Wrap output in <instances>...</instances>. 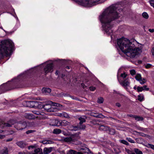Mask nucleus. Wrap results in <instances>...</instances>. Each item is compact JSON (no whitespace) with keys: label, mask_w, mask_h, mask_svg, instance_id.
<instances>
[{"label":"nucleus","mask_w":154,"mask_h":154,"mask_svg":"<svg viewBox=\"0 0 154 154\" xmlns=\"http://www.w3.org/2000/svg\"><path fill=\"white\" fill-rule=\"evenodd\" d=\"M137 90L138 92H141L143 91V88L142 87H140L138 86L137 88Z\"/></svg>","instance_id":"nucleus-40"},{"label":"nucleus","mask_w":154,"mask_h":154,"mask_svg":"<svg viewBox=\"0 0 154 154\" xmlns=\"http://www.w3.org/2000/svg\"><path fill=\"white\" fill-rule=\"evenodd\" d=\"M149 3L154 8V0H150L149 1Z\"/></svg>","instance_id":"nucleus-44"},{"label":"nucleus","mask_w":154,"mask_h":154,"mask_svg":"<svg viewBox=\"0 0 154 154\" xmlns=\"http://www.w3.org/2000/svg\"><path fill=\"white\" fill-rule=\"evenodd\" d=\"M66 68L67 69H69V67L68 66H66Z\"/></svg>","instance_id":"nucleus-62"},{"label":"nucleus","mask_w":154,"mask_h":154,"mask_svg":"<svg viewBox=\"0 0 154 154\" xmlns=\"http://www.w3.org/2000/svg\"><path fill=\"white\" fill-rule=\"evenodd\" d=\"M28 103H33V102H32V101H30V102H28Z\"/></svg>","instance_id":"nucleus-63"},{"label":"nucleus","mask_w":154,"mask_h":154,"mask_svg":"<svg viewBox=\"0 0 154 154\" xmlns=\"http://www.w3.org/2000/svg\"><path fill=\"white\" fill-rule=\"evenodd\" d=\"M122 11V8H118L117 5H112L106 9L99 16V19L102 23V28L107 34H110L112 33L111 22L119 18L120 16L118 11Z\"/></svg>","instance_id":"nucleus-1"},{"label":"nucleus","mask_w":154,"mask_h":154,"mask_svg":"<svg viewBox=\"0 0 154 154\" xmlns=\"http://www.w3.org/2000/svg\"><path fill=\"white\" fill-rule=\"evenodd\" d=\"M2 154H8V151L7 148H5L4 149L2 150Z\"/></svg>","instance_id":"nucleus-30"},{"label":"nucleus","mask_w":154,"mask_h":154,"mask_svg":"<svg viewBox=\"0 0 154 154\" xmlns=\"http://www.w3.org/2000/svg\"><path fill=\"white\" fill-rule=\"evenodd\" d=\"M60 120L57 119H52L50 120V125L52 126H60Z\"/></svg>","instance_id":"nucleus-8"},{"label":"nucleus","mask_w":154,"mask_h":154,"mask_svg":"<svg viewBox=\"0 0 154 154\" xmlns=\"http://www.w3.org/2000/svg\"><path fill=\"white\" fill-rule=\"evenodd\" d=\"M105 117L103 115H102L101 114H98V115L97 118H105Z\"/></svg>","instance_id":"nucleus-47"},{"label":"nucleus","mask_w":154,"mask_h":154,"mask_svg":"<svg viewBox=\"0 0 154 154\" xmlns=\"http://www.w3.org/2000/svg\"><path fill=\"white\" fill-rule=\"evenodd\" d=\"M49 103L46 104L43 106V107L48 112H52L54 111V109L52 107L51 104H52L53 106L57 107H61L62 105L57 103H53L51 101H48Z\"/></svg>","instance_id":"nucleus-4"},{"label":"nucleus","mask_w":154,"mask_h":154,"mask_svg":"<svg viewBox=\"0 0 154 154\" xmlns=\"http://www.w3.org/2000/svg\"><path fill=\"white\" fill-rule=\"evenodd\" d=\"M53 66L52 63H50L47 65L44 68V71L47 74L53 71Z\"/></svg>","instance_id":"nucleus-7"},{"label":"nucleus","mask_w":154,"mask_h":154,"mask_svg":"<svg viewBox=\"0 0 154 154\" xmlns=\"http://www.w3.org/2000/svg\"><path fill=\"white\" fill-rule=\"evenodd\" d=\"M143 96H141V95H139L138 97V99L140 101H142L144 99Z\"/></svg>","instance_id":"nucleus-37"},{"label":"nucleus","mask_w":154,"mask_h":154,"mask_svg":"<svg viewBox=\"0 0 154 154\" xmlns=\"http://www.w3.org/2000/svg\"><path fill=\"white\" fill-rule=\"evenodd\" d=\"M120 142L123 143V144H125L126 145H129V143H128L126 140H120Z\"/></svg>","instance_id":"nucleus-38"},{"label":"nucleus","mask_w":154,"mask_h":154,"mask_svg":"<svg viewBox=\"0 0 154 154\" xmlns=\"http://www.w3.org/2000/svg\"><path fill=\"white\" fill-rule=\"evenodd\" d=\"M138 129L141 131H144V129L143 128L139 127L138 128Z\"/></svg>","instance_id":"nucleus-54"},{"label":"nucleus","mask_w":154,"mask_h":154,"mask_svg":"<svg viewBox=\"0 0 154 154\" xmlns=\"http://www.w3.org/2000/svg\"><path fill=\"white\" fill-rule=\"evenodd\" d=\"M134 151L136 154H143L142 152L138 149H134Z\"/></svg>","instance_id":"nucleus-33"},{"label":"nucleus","mask_w":154,"mask_h":154,"mask_svg":"<svg viewBox=\"0 0 154 154\" xmlns=\"http://www.w3.org/2000/svg\"><path fill=\"white\" fill-rule=\"evenodd\" d=\"M21 148H24L26 146V143L23 141H19L16 143Z\"/></svg>","instance_id":"nucleus-14"},{"label":"nucleus","mask_w":154,"mask_h":154,"mask_svg":"<svg viewBox=\"0 0 154 154\" xmlns=\"http://www.w3.org/2000/svg\"><path fill=\"white\" fill-rule=\"evenodd\" d=\"M40 142L44 144H51L54 143L53 141L52 140L45 139H44Z\"/></svg>","instance_id":"nucleus-17"},{"label":"nucleus","mask_w":154,"mask_h":154,"mask_svg":"<svg viewBox=\"0 0 154 154\" xmlns=\"http://www.w3.org/2000/svg\"><path fill=\"white\" fill-rule=\"evenodd\" d=\"M118 81L120 84L124 87H126L129 86L130 84L128 78H126L124 80L119 79L118 77Z\"/></svg>","instance_id":"nucleus-6"},{"label":"nucleus","mask_w":154,"mask_h":154,"mask_svg":"<svg viewBox=\"0 0 154 154\" xmlns=\"http://www.w3.org/2000/svg\"><path fill=\"white\" fill-rule=\"evenodd\" d=\"M15 123V121L14 120H10L7 123L4 124L5 126L11 127L12 125Z\"/></svg>","instance_id":"nucleus-10"},{"label":"nucleus","mask_w":154,"mask_h":154,"mask_svg":"<svg viewBox=\"0 0 154 154\" xmlns=\"http://www.w3.org/2000/svg\"><path fill=\"white\" fill-rule=\"evenodd\" d=\"M53 149L52 147L45 148L43 149V152L45 154H48L51 152Z\"/></svg>","instance_id":"nucleus-16"},{"label":"nucleus","mask_w":154,"mask_h":154,"mask_svg":"<svg viewBox=\"0 0 154 154\" xmlns=\"http://www.w3.org/2000/svg\"><path fill=\"white\" fill-rule=\"evenodd\" d=\"M61 132V130L59 129H55L53 130V133L55 134H58Z\"/></svg>","instance_id":"nucleus-27"},{"label":"nucleus","mask_w":154,"mask_h":154,"mask_svg":"<svg viewBox=\"0 0 154 154\" xmlns=\"http://www.w3.org/2000/svg\"><path fill=\"white\" fill-rule=\"evenodd\" d=\"M89 1V4L87 6L91 7L94 5L96 4V3L97 2L100 0H87Z\"/></svg>","instance_id":"nucleus-13"},{"label":"nucleus","mask_w":154,"mask_h":154,"mask_svg":"<svg viewBox=\"0 0 154 154\" xmlns=\"http://www.w3.org/2000/svg\"><path fill=\"white\" fill-rule=\"evenodd\" d=\"M142 16L144 18L146 19H147L149 17L148 15L146 12H143L142 14Z\"/></svg>","instance_id":"nucleus-39"},{"label":"nucleus","mask_w":154,"mask_h":154,"mask_svg":"<svg viewBox=\"0 0 154 154\" xmlns=\"http://www.w3.org/2000/svg\"><path fill=\"white\" fill-rule=\"evenodd\" d=\"M3 131L2 130H0V133H2Z\"/></svg>","instance_id":"nucleus-64"},{"label":"nucleus","mask_w":154,"mask_h":154,"mask_svg":"<svg viewBox=\"0 0 154 154\" xmlns=\"http://www.w3.org/2000/svg\"><path fill=\"white\" fill-rule=\"evenodd\" d=\"M127 75L125 73H122L120 75V78L119 79L122 80H124L126 78H128L127 77Z\"/></svg>","instance_id":"nucleus-25"},{"label":"nucleus","mask_w":154,"mask_h":154,"mask_svg":"<svg viewBox=\"0 0 154 154\" xmlns=\"http://www.w3.org/2000/svg\"><path fill=\"white\" fill-rule=\"evenodd\" d=\"M135 119L137 121H142L143 120V118L140 116H136L135 117Z\"/></svg>","instance_id":"nucleus-28"},{"label":"nucleus","mask_w":154,"mask_h":154,"mask_svg":"<svg viewBox=\"0 0 154 154\" xmlns=\"http://www.w3.org/2000/svg\"><path fill=\"white\" fill-rule=\"evenodd\" d=\"M57 116L61 117H64L66 118L69 117L68 115L66 112H64L58 113Z\"/></svg>","instance_id":"nucleus-21"},{"label":"nucleus","mask_w":154,"mask_h":154,"mask_svg":"<svg viewBox=\"0 0 154 154\" xmlns=\"http://www.w3.org/2000/svg\"><path fill=\"white\" fill-rule=\"evenodd\" d=\"M13 140V138H9V139H7L6 141L7 142H9V141H11L12 140Z\"/></svg>","instance_id":"nucleus-53"},{"label":"nucleus","mask_w":154,"mask_h":154,"mask_svg":"<svg viewBox=\"0 0 154 154\" xmlns=\"http://www.w3.org/2000/svg\"><path fill=\"white\" fill-rule=\"evenodd\" d=\"M99 129L101 131H109L110 132L111 131H114L113 129H110L109 128L106 126L103 125H101L100 126Z\"/></svg>","instance_id":"nucleus-9"},{"label":"nucleus","mask_w":154,"mask_h":154,"mask_svg":"<svg viewBox=\"0 0 154 154\" xmlns=\"http://www.w3.org/2000/svg\"><path fill=\"white\" fill-rule=\"evenodd\" d=\"M139 81L140 82V84H141L142 85H143L146 82V79H142H142H141L140 80H139Z\"/></svg>","instance_id":"nucleus-31"},{"label":"nucleus","mask_w":154,"mask_h":154,"mask_svg":"<svg viewBox=\"0 0 154 154\" xmlns=\"http://www.w3.org/2000/svg\"><path fill=\"white\" fill-rule=\"evenodd\" d=\"M75 154H83L81 152H77L76 151V153H75Z\"/></svg>","instance_id":"nucleus-58"},{"label":"nucleus","mask_w":154,"mask_h":154,"mask_svg":"<svg viewBox=\"0 0 154 154\" xmlns=\"http://www.w3.org/2000/svg\"><path fill=\"white\" fill-rule=\"evenodd\" d=\"M79 130H84L86 128V126L82 124H80L79 123L77 125Z\"/></svg>","instance_id":"nucleus-23"},{"label":"nucleus","mask_w":154,"mask_h":154,"mask_svg":"<svg viewBox=\"0 0 154 154\" xmlns=\"http://www.w3.org/2000/svg\"><path fill=\"white\" fill-rule=\"evenodd\" d=\"M60 126H66L70 124V123L69 122L65 120H60Z\"/></svg>","instance_id":"nucleus-15"},{"label":"nucleus","mask_w":154,"mask_h":154,"mask_svg":"<svg viewBox=\"0 0 154 154\" xmlns=\"http://www.w3.org/2000/svg\"><path fill=\"white\" fill-rule=\"evenodd\" d=\"M89 89L91 91H93L95 89V88L93 87H89Z\"/></svg>","instance_id":"nucleus-48"},{"label":"nucleus","mask_w":154,"mask_h":154,"mask_svg":"<svg viewBox=\"0 0 154 154\" xmlns=\"http://www.w3.org/2000/svg\"><path fill=\"white\" fill-rule=\"evenodd\" d=\"M118 45L122 51L128 57L133 58L141 52L140 49L135 47L136 41L122 38L117 39Z\"/></svg>","instance_id":"nucleus-2"},{"label":"nucleus","mask_w":154,"mask_h":154,"mask_svg":"<svg viewBox=\"0 0 154 154\" xmlns=\"http://www.w3.org/2000/svg\"><path fill=\"white\" fill-rule=\"evenodd\" d=\"M5 137V136L4 135H0V138L1 139H2L4 138Z\"/></svg>","instance_id":"nucleus-56"},{"label":"nucleus","mask_w":154,"mask_h":154,"mask_svg":"<svg viewBox=\"0 0 154 154\" xmlns=\"http://www.w3.org/2000/svg\"><path fill=\"white\" fill-rule=\"evenodd\" d=\"M130 72L131 74L132 75H134L136 73L134 69H132V70H130Z\"/></svg>","instance_id":"nucleus-45"},{"label":"nucleus","mask_w":154,"mask_h":154,"mask_svg":"<svg viewBox=\"0 0 154 154\" xmlns=\"http://www.w3.org/2000/svg\"><path fill=\"white\" fill-rule=\"evenodd\" d=\"M77 1L85 6H87L89 3V1L87 0H77Z\"/></svg>","instance_id":"nucleus-20"},{"label":"nucleus","mask_w":154,"mask_h":154,"mask_svg":"<svg viewBox=\"0 0 154 154\" xmlns=\"http://www.w3.org/2000/svg\"><path fill=\"white\" fill-rule=\"evenodd\" d=\"M35 146H32V145L30 146H28V149H30L31 148H34L35 147Z\"/></svg>","instance_id":"nucleus-51"},{"label":"nucleus","mask_w":154,"mask_h":154,"mask_svg":"<svg viewBox=\"0 0 154 154\" xmlns=\"http://www.w3.org/2000/svg\"><path fill=\"white\" fill-rule=\"evenodd\" d=\"M24 116L26 118L29 119H35L36 118L35 116L33 114L29 113H26Z\"/></svg>","instance_id":"nucleus-11"},{"label":"nucleus","mask_w":154,"mask_h":154,"mask_svg":"<svg viewBox=\"0 0 154 154\" xmlns=\"http://www.w3.org/2000/svg\"><path fill=\"white\" fill-rule=\"evenodd\" d=\"M35 131L34 130H28L26 132V133L27 134H29L33 133Z\"/></svg>","instance_id":"nucleus-46"},{"label":"nucleus","mask_w":154,"mask_h":154,"mask_svg":"<svg viewBox=\"0 0 154 154\" xmlns=\"http://www.w3.org/2000/svg\"><path fill=\"white\" fill-rule=\"evenodd\" d=\"M151 66V65L147 64L145 66V67L146 68H149Z\"/></svg>","instance_id":"nucleus-50"},{"label":"nucleus","mask_w":154,"mask_h":154,"mask_svg":"<svg viewBox=\"0 0 154 154\" xmlns=\"http://www.w3.org/2000/svg\"><path fill=\"white\" fill-rule=\"evenodd\" d=\"M128 116L130 117H131L134 118L135 119V117L136 116L133 115H128Z\"/></svg>","instance_id":"nucleus-55"},{"label":"nucleus","mask_w":154,"mask_h":154,"mask_svg":"<svg viewBox=\"0 0 154 154\" xmlns=\"http://www.w3.org/2000/svg\"><path fill=\"white\" fill-rule=\"evenodd\" d=\"M126 139L129 142L132 143H135V142L132 140L131 138H127Z\"/></svg>","instance_id":"nucleus-41"},{"label":"nucleus","mask_w":154,"mask_h":154,"mask_svg":"<svg viewBox=\"0 0 154 154\" xmlns=\"http://www.w3.org/2000/svg\"><path fill=\"white\" fill-rule=\"evenodd\" d=\"M69 129L71 131H78L79 130L78 125L76 126H73L72 125L69 126Z\"/></svg>","instance_id":"nucleus-24"},{"label":"nucleus","mask_w":154,"mask_h":154,"mask_svg":"<svg viewBox=\"0 0 154 154\" xmlns=\"http://www.w3.org/2000/svg\"><path fill=\"white\" fill-rule=\"evenodd\" d=\"M116 105L118 107H119L121 106V105L119 103H116Z\"/></svg>","instance_id":"nucleus-57"},{"label":"nucleus","mask_w":154,"mask_h":154,"mask_svg":"<svg viewBox=\"0 0 154 154\" xmlns=\"http://www.w3.org/2000/svg\"><path fill=\"white\" fill-rule=\"evenodd\" d=\"M81 152L85 153H91V152L90 150L87 147L85 146H83L80 149Z\"/></svg>","instance_id":"nucleus-12"},{"label":"nucleus","mask_w":154,"mask_h":154,"mask_svg":"<svg viewBox=\"0 0 154 154\" xmlns=\"http://www.w3.org/2000/svg\"><path fill=\"white\" fill-rule=\"evenodd\" d=\"M32 112L34 114L37 115H44V112L41 111L34 110L32 111Z\"/></svg>","instance_id":"nucleus-26"},{"label":"nucleus","mask_w":154,"mask_h":154,"mask_svg":"<svg viewBox=\"0 0 154 154\" xmlns=\"http://www.w3.org/2000/svg\"><path fill=\"white\" fill-rule=\"evenodd\" d=\"M98 114L97 113L92 112L91 114V115L92 116L97 118Z\"/></svg>","instance_id":"nucleus-42"},{"label":"nucleus","mask_w":154,"mask_h":154,"mask_svg":"<svg viewBox=\"0 0 154 154\" xmlns=\"http://www.w3.org/2000/svg\"><path fill=\"white\" fill-rule=\"evenodd\" d=\"M14 124V127L17 130H22L25 128L27 125L26 122H25L15 123Z\"/></svg>","instance_id":"nucleus-5"},{"label":"nucleus","mask_w":154,"mask_h":154,"mask_svg":"<svg viewBox=\"0 0 154 154\" xmlns=\"http://www.w3.org/2000/svg\"><path fill=\"white\" fill-rule=\"evenodd\" d=\"M86 119L87 117L85 116H82L79 117L78 120L80 121L79 124H82L83 123L85 122Z\"/></svg>","instance_id":"nucleus-18"},{"label":"nucleus","mask_w":154,"mask_h":154,"mask_svg":"<svg viewBox=\"0 0 154 154\" xmlns=\"http://www.w3.org/2000/svg\"><path fill=\"white\" fill-rule=\"evenodd\" d=\"M142 87L143 88V91L145 90L148 91L149 90V88H147V86L146 85H144Z\"/></svg>","instance_id":"nucleus-43"},{"label":"nucleus","mask_w":154,"mask_h":154,"mask_svg":"<svg viewBox=\"0 0 154 154\" xmlns=\"http://www.w3.org/2000/svg\"><path fill=\"white\" fill-rule=\"evenodd\" d=\"M126 151L127 153L129 154H132L133 152H132V151L128 149H127L126 150Z\"/></svg>","instance_id":"nucleus-49"},{"label":"nucleus","mask_w":154,"mask_h":154,"mask_svg":"<svg viewBox=\"0 0 154 154\" xmlns=\"http://www.w3.org/2000/svg\"><path fill=\"white\" fill-rule=\"evenodd\" d=\"M134 89L135 90H136V89H137V88H136V86H135L134 87Z\"/></svg>","instance_id":"nucleus-61"},{"label":"nucleus","mask_w":154,"mask_h":154,"mask_svg":"<svg viewBox=\"0 0 154 154\" xmlns=\"http://www.w3.org/2000/svg\"><path fill=\"white\" fill-rule=\"evenodd\" d=\"M104 99L102 97L98 98L97 100V102L99 103H103V102Z\"/></svg>","instance_id":"nucleus-32"},{"label":"nucleus","mask_w":154,"mask_h":154,"mask_svg":"<svg viewBox=\"0 0 154 154\" xmlns=\"http://www.w3.org/2000/svg\"><path fill=\"white\" fill-rule=\"evenodd\" d=\"M76 151L72 149L69 150L67 152V154H75Z\"/></svg>","instance_id":"nucleus-35"},{"label":"nucleus","mask_w":154,"mask_h":154,"mask_svg":"<svg viewBox=\"0 0 154 154\" xmlns=\"http://www.w3.org/2000/svg\"><path fill=\"white\" fill-rule=\"evenodd\" d=\"M32 154H43L42 149L41 148H38L35 149L34 150V152Z\"/></svg>","instance_id":"nucleus-19"},{"label":"nucleus","mask_w":154,"mask_h":154,"mask_svg":"<svg viewBox=\"0 0 154 154\" xmlns=\"http://www.w3.org/2000/svg\"><path fill=\"white\" fill-rule=\"evenodd\" d=\"M149 31L151 32H154V29H149Z\"/></svg>","instance_id":"nucleus-52"},{"label":"nucleus","mask_w":154,"mask_h":154,"mask_svg":"<svg viewBox=\"0 0 154 154\" xmlns=\"http://www.w3.org/2000/svg\"><path fill=\"white\" fill-rule=\"evenodd\" d=\"M59 73V72L57 70L56 71L55 74L56 75H57Z\"/></svg>","instance_id":"nucleus-59"},{"label":"nucleus","mask_w":154,"mask_h":154,"mask_svg":"<svg viewBox=\"0 0 154 154\" xmlns=\"http://www.w3.org/2000/svg\"><path fill=\"white\" fill-rule=\"evenodd\" d=\"M135 78L136 80L139 81L141 79H142L141 75L140 74H137L135 77Z\"/></svg>","instance_id":"nucleus-34"},{"label":"nucleus","mask_w":154,"mask_h":154,"mask_svg":"<svg viewBox=\"0 0 154 154\" xmlns=\"http://www.w3.org/2000/svg\"><path fill=\"white\" fill-rule=\"evenodd\" d=\"M72 140V139L71 137H67L63 139V140L66 142H70Z\"/></svg>","instance_id":"nucleus-29"},{"label":"nucleus","mask_w":154,"mask_h":154,"mask_svg":"<svg viewBox=\"0 0 154 154\" xmlns=\"http://www.w3.org/2000/svg\"><path fill=\"white\" fill-rule=\"evenodd\" d=\"M146 146L148 148H151L154 150V145H153L148 143L146 145Z\"/></svg>","instance_id":"nucleus-36"},{"label":"nucleus","mask_w":154,"mask_h":154,"mask_svg":"<svg viewBox=\"0 0 154 154\" xmlns=\"http://www.w3.org/2000/svg\"><path fill=\"white\" fill-rule=\"evenodd\" d=\"M114 92L115 93L119 94V92H117L116 91H114Z\"/></svg>","instance_id":"nucleus-60"},{"label":"nucleus","mask_w":154,"mask_h":154,"mask_svg":"<svg viewBox=\"0 0 154 154\" xmlns=\"http://www.w3.org/2000/svg\"><path fill=\"white\" fill-rule=\"evenodd\" d=\"M13 45L12 43L8 40L1 42L0 44V59L4 56H8L11 54Z\"/></svg>","instance_id":"nucleus-3"},{"label":"nucleus","mask_w":154,"mask_h":154,"mask_svg":"<svg viewBox=\"0 0 154 154\" xmlns=\"http://www.w3.org/2000/svg\"><path fill=\"white\" fill-rule=\"evenodd\" d=\"M42 90L43 92L45 93H49L51 91V89L49 88H43Z\"/></svg>","instance_id":"nucleus-22"}]
</instances>
